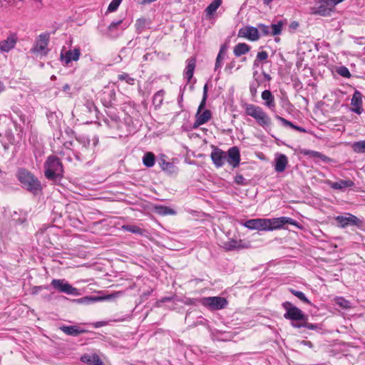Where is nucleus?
<instances>
[{
	"label": "nucleus",
	"instance_id": "1",
	"mask_svg": "<svg viewBox=\"0 0 365 365\" xmlns=\"http://www.w3.org/2000/svg\"><path fill=\"white\" fill-rule=\"evenodd\" d=\"M282 307L286 311L284 314V317L292 322L291 325L292 327L296 329L305 327L309 330H318L320 329L319 325L308 322V317L291 302H284L282 303Z\"/></svg>",
	"mask_w": 365,
	"mask_h": 365
},
{
	"label": "nucleus",
	"instance_id": "2",
	"mask_svg": "<svg viewBox=\"0 0 365 365\" xmlns=\"http://www.w3.org/2000/svg\"><path fill=\"white\" fill-rule=\"evenodd\" d=\"M243 108L245 114L253 118L260 127L264 129L271 127L270 117L260 106L252 103H245Z\"/></svg>",
	"mask_w": 365,
	"mask_h": 365
},
{
	"label": "nucleus",
	"instance_id": "3",
	"mask_svg": "<svg viewBox=\"0 0 365 365\" xmlns=\"http://www.w3.org/2000/svg\"><path fill=\"white\" fill-rule=\"evenodd\" d=\"M63 165L60 159L54 155L48 158L45 163V176L48 180H55L62 175Z\"/></svg>",
	"mask_w": 365,
	"mask_h": 365
},
{
	"label": "nucleus",
	"instance_id": "4",
	"mask_svg": "<svg viewBox=\"0 0 365 365\" xmlns=\"http://www.w3.org/2000/svg\"><path fill=\"white\" fill-rule=\"evenodd\" d=\"M335 8L331 0H319L317 5L310 8V14L322 16H330L334 12Z\"/></svg>",
	"mask_w": 365,
	"mask_h": 365
},
{
	"label": "nucleus",
	"instance_id": "5",
	"mask_svg": "<svg viewBox=\"0 0 365 365\" xmlns=\"http://www.w3.org/2000/svg\"><path fill=\"white\" fill-rule=\"evenodd\" d=\"M51 287L56 291L69 295L78 296V290L73 287L64 279H53L51 282Z\"/></svg>",
	"mask_w": 365,
	"mask_h": 365
},
{
	"label": "nucleus",
	"instance_id": "6",
	"mask_svg": "<svg viewBox=\"0 0 365 365\" xmlns=\"http://www.w3.org/2000/svg\"><path fill=\"white\" fill-rule=\"evenodd\" d=\"M286 224L297 226V222L288 217H280L272 219L265 218V231L280 229Z\"/></svg>",
	"mask_w": 365,
	"mask_h": 365
},
{
	"label": "nucleus",
	"instance_id": "7",
	"mask_svg": "<svg viewBox=\"0 0 365 365\" xmlns=\"http://www.w3.org/2000/svg\"><path fill=\"white\" fill-rule=\"evenodd\" d=\"M200 302L201 304L211 310H220L224 309L228 304L227 300L221 297H203Z\"/></svg>",
	"mask_w": 365,
	"mask_h": 365
},
{
	"label": "nucleus",
	"instance_id": "8",
	"mask_svg": "<svg viewBox=\"0 0 365 365\" xmlns=\"http://www.w3.org/2000/svg\"><path fill=\"white\" fill-rule=\"evenodd\" d=\"M335 220L338 223V226L341 228H345L348 226L361 227L362 222L356 216L350 213L346 215H338L335 217Z\"/></svg>",
	"mask_w": 365,
	"mask_h": 365
},
{
	"label": "nucleus",
	"instance_id": "9",
	"mask_svg": "<svg viewBox=\"0 0 365 365\" xmlns=\"http://www.w3.org/2000/svg\"><path fill=\"white\" fill-rule=\"evenodd\" d=\"M49 38V34L47 33L40 34L31 49L32 52L46 55Z\"/></svg>",
	"mask_w": 365,
	"mask_h": 365
},
{
	"label": "nucleus",
	"instance_id": "10",
	"mask_svg": "<svg viewBox=\"0 0 365 365\" xmlns=\"http://www.w3.org/2000/svg\"><path fill=\"white\" fill-rule=\"evenodd\" d=\"M158 163L163 171L168 175H175L178 169L173 162L168 160V158L165 154H160L158 158Z\"/></svg>",
	"mask_w": 365,
	"mask_h": 365
},
{
	"label": "nucleus",
	"instance_id": "11",
	"mask_svg": "<svg viewBox=\"0 0 365 365\" xmlns=\"http://www.w3.org/2000/svg\"><path fill=\"white\" fill-rule=\"evenodd\" d=\"M237 36L256 41L259 38V30L254 26H244L239 30Z\"/></svg>",
	"mask_w": 365,
	"mask_h": 365
},
{
	"label": "nucleus",
	"instance_id": "12",
	"mask_svg": "<svg viewBox=\"0 0 365 365\" xmlns=\"http://www.w3.org/2000/svg\"><path fill=\"white\" fill-rule=\"evenodd\" d=\"M210 158L216 168H221L227 161V153L217 147H213Z\"/></svg>",
	"mask_w": 365,
	"mask_h": 365
},
{
	"label": "nucleus",
	"instance_id": "13",
	"mask_svg": "<svg viewBox=\"0 0 365 365\" xmlns=\"http://www.w3.org/2000/svg\"><path fill=\"white\" fill-rule=\"evenodd\" d=\"M351 105L352 106L351 110L356 113V114H361L364 109H363V102H362V94L359 91H355L351 100Z\"/></svg>",
	"mask_w": 365,
	"mask_h": 365
},
{
	"label": "nucleus",
	"instance_id": "14",
	"mask_svg": "<svg viewBox=\"0 0 365 365\" xmlns=\"http://www.w3.org/2000/svg\"><path fill=\"white\" fill-rule=\"evenodd\" d=\"M249 242H244L242 240L231 239L223 243V247L227 251H232L235 250H241L248 248Z\"/></svg>",
	"mask_w": 365,
	"mask_h": 365
},
{
	"label": "nucleus",
	"instance_id": "15",
	"mask_svg": "<svg viewBox=\"0 0 365 365\" xmlns=\"http://www.w3.org/2000/svg\"><path fill=\"white\" fill-rule=\"evenodd\" d=\"M227 162L233 168H236L239 165L240 162V153L237 147H232L227 150Z\"/></svg>",
	"mask_w": 365,
	"mask_h": 365
},
{
	"label": "nucleus",
	"instance_id": "16",
	"mask_svg": "<svg viewBox=\"0 0 365 365\" xmlns=\"http://www.w3.org/2000/svg\"><path fill=\"white\" fill-rule=\"evenodd\" d=\"M18 41L16 34H10L6 39L0 41V51L1 52H9L13 49Z\"/></svg>",
	"mask_w": 365,
	"mask_h": 365
},
{
	"label": "nucleus",
	"instance_id": "17",
	"mask_svg": "<svg viewBox=\"0 0 365 365\" xmlns=\"http://www.w3.org/2000/svg\"><path fill=\"white\" fill-rule=\"evenodd\" d=\"M16 176L20 182H38L34 174L26 168H19Z\"/></svg>",
	"mask_w": 365,
	"mask_h": 365
},
{
	"label": "nucleus",
	"instance_id": "18",
	"mask_svg": "<svg viewBox=\"0 0 365 365\" xmlns=\"http://www.w3.org/2000/svg\"><path fill=\"white\" fill-rule=\"evenodd\" d=\"M81 56V50L79 48H75L73 50H68L64 54L61 53V60L64 61L65 65H68L72 61H77Z\"/></svg>",
	"mask_w": 365,
	"mask_h": 365
},
{
	"label": "nucleus",
	"instance_id": "19",
	"mask_svg": "<svg viewBox=\"0 0 365 365\" xmlns=\"http://www.w3.org/2000/svg\"><path fill=\"white\" fill-rule=\"evenodd\" d=\"M202 111H197L195 114V120L193 124V128H197L200 125L207 123L212 118V113L210 110H205Z\"/></svg>",
	"mask_w": 365,
	"mask_h": 365
},
{
	"label": "nucleus",
	"instance_id": "20",
	"mask_svg": "<svg viewBox=\"0 0 365 365\" xmlns=\"http://www.w3.org/2000/svg\"><path fill=\"white\" fill-rule=\"evenodd\" d=\"M265 218L252 219L246 221L245 227L250 230H258L265 231Z\"/></svg>",
	"mask_w": 365,
	"mask_h": 365
},
{
	"label": "nucleus",
	"instance_id": "21",
	"mask_svg": "<svg viewBox=\"0 0 365 365\" xmlns=\"http://www.w3.org/2000/svg\"><path fill=\"white\" fill-rule=\"evenodd\" d=\"M81 361L89 365H104L102 360L96 354H85L81 356Z\"/></svg>",
	"mask_w": 365,
	"mask_h": 365
},
{
	"label": "nucleus",
	"instance_id": "22",
	"mask_svg": "<svg viewBox=\"0 0 365 365\" xmlns=\"http://www.w3.org/2000/svg\"><path fill=\"white\" fill-rule=\"evenodd\" d=\"M288 164V158L284 154H279L275 158L274 169L278 173L283 172Z\"/></svg>",
	"mask_w": 365,
	"mask_h": 365
},
{
	"label": "nucleus",
	"instance_id": "23",
	"mask_svg": "<svg viewBox=\"0 0 365 365\" xmlns=\"http://www.w3.org/2000/svg\"><path fill=\"white\" fill-rule=\"evenodd\" d=\"M60 329L67 335L77 336L81 334L86 332V330L81 329L78 326H63Z\"/></svg>",
	"mask_w": 365,
	"mask_h": 365
},
{
	"label": "nucleus",
	"instance_id": "24",
	"mask_svg": "<svg viewBox=\"0 0 365 365\" xmlns=\"http://www.w3.org/2000/svg\"><path fill=\"white\" fill-rule=\"evenodd\" d=\"M262 98L264 101V106L270 109L275 108V99L269 90H264L262 93Z\"/></svg>",
	"mask_w": 365,
	"mask_h": 365
},
{
	"label": "nucleus",
	"instance_id": "25",
	"mask_svg": "<svg viewBox=\"0 0 365 365\" xmlns=\"http://www.w3.org/2000/svg\"><path fill=\"white\" fill-rule=\"evenodd\" d=\"M195 66H196L195 58L192 57V58H190L187 60V66L185 68L184 75H185V78H187L188 82L192 79V78L193 76Z\"/></svg>",
	"mask_w": 365,
	"mask_h": 365
},
{
	"label": "nucleus",
	"instance_id": "26",
	"mask_svg": "<svg viewBox=\"0 0 365 365\" xmlns=\"http://www.w3.org/2000/svg\"><path fill=\"white\" fill-rule=\"evenodd\" d=\"M251 49V47L245 43H239L233 48V53L235 56L240 57L246 54Z\"/></svg>",
	"mask_w": 365,
	"mask_h": 365
},
{
	"label": "nucleus",
	"instance_id": "27",
	"mask_svg": "<svg viewBox=\"0 0 365 365\" xmlns=\"http://www.w3.org/2000/svg\"><path fill=\"white\" fill-rule=\"evenodd\" d=\"M143 164L147 168H152L154 166L156 158L153 153L145 152L142 158Z\"/></svg>",
	"mask_w": 365,
	"mask_h": 365
},
{
	"label": "nucleus",
	"instance_id": "28",
	"mask_svg": "<svg viewBox=\"0 0 365 365\" xmlns=\"http://www.w3.org/2000/svg\"><path fill=\"white\" fill-rule=\"evenodd\" d=\"M301 153L304 155L310 156L312 158H320L324 162L330 161V158L325 155L314 150L304 149L301 150Z\"/></svg>",
	"mask_w": 365,
	"mask_h": 365
},
{
	"label": "nucleus",
	"instance_id": "29",
	"mask_svg": "<svg viewBox=\"0 0 365 365\" xmlns=\"http://www.w3.org/2000/svg\"><path fill=\"white\" fill-rule=\"evenodd\" d=\"M222 4V0H214L212 1L205 9V14L208 19H210L216 11V10Z\"/></svg>",
	"mask_w": 365,
	"mask_h": 365
},
{
	"label": "nucleus",
	"instance_id": "30",
	"mask_svg": "<svg viewBox=\"0 0 365 365\" xmlns=\"http://www.w3.org/2000/svg\"><path fill=\"white\" fill-rule=\"evenodd\" d=\"M275 118H276V119L279 120L284 126H289V127L292 128V129L297 130L299 132H301V133H306L307 132L305 128H304L302 127H299L296 125H294L291 121L287 120L286 118H284L283 117H281L279 115H276Z\"/></svg>",
	"mask_w": 365,
	"mask_h": 365
},
{
	"label": "nucleus",
	"instance_id": "31",
	"mask_svg": "<svg viewBox=\"0 0 365 365\" xmlns=\"http://www.w3.org/2000/svg\"><path fill=\"white\" fill-rule=\"evenodd\" d=\"M22 187L34 195L38 194L41 190V184H22Z\"/></svg>",
	"mask_w": 365,
	"mask_h": 365
},
{
	"label": "nucleus",
	"instance_id": "32",
	"mask_svg": "<svg viewBox=\"0 0 365 365\" xmlns=\"http://www.w3.org/2000/svg\"><path fill=\"white\" fill-rule=\"evenodd\" d=\"M227 45L226 44H223L220 47V50L217 54V56L216 58V62H215V69L217 70L218 68L221 67L222 66V61L224 58V55H225V53L227 50Z\"/></svg>",
	"mask_w": 365,
	"mask_h": 365
},
{
	"label": "nucleus",
	"instance_id": "33",
	"mask_svg": "<svg viewBox=\"0 0 365 365\" xmlns=\"http://www.w3.org/2000/svg\"><path fill=\"white\" fill-rule=\"evenodd\" d=\"M334 301L335 303L342 309H349L352 307L351 303L349 300H346L342 297H336Z\"/></svg>",
	"mask_w": 365,
	"mask_h": 365
},
{
	"label": "nucleus",
	"instance_id": "34",
	"mask_svg": "<svg viewBox=\"0 0 365 365\" xmlns=\"http://www.w3.org/2000/svg\"><path fill=\"white\" fill-rule=\"evenodd\" d=\"M155 210L157 213L162 215H175L176 213L173 209L163 205L157 206Z\"/></svg>",
	"mask_w": 365,
	"mask_h": 365
},
{
	"label": "nucleus",
	"instance_id": "35",
	"mask_svg": "<svg viewBox=\"0 0 365 365\" xmlns=\"http://www.w3.org/2000/svg\"><path fill=\"white\" fill-rule=\"evenodd\" d=\"M352 149L357 153H365V140L353 143Z\"/></svg>",
	"mask_w": 365,
	"mask_h": 365
},
{
	"label": "nucleus",
	"instance_id": "36",
	"mask_svg": "<svg viewBox=\"0 0 365 365\" xmlns=\"http://www.w3.org/2000/svg\"><path fill=\"white\" fill-rule=\"evenodd\" d=\"M117 78H118V81H125L126 83L131 85V86L134 85V83H135V78L131 77L127 73H122L120 74H118Z\"/></svg>",
	"mask_w": 365,
	"mask_h": 365
},
{
	"label": "nucleus",
	"instance_id": "37",
	"mask_svg": "<svg viewBox=\"0 0 365 365\" xmlns=\"http://www.w3.org/2000/svg\"><path fill=\"white\" fill-rule=\"evenodd\" d=\"M122 229L125 231H127V232H129L131 233L139 234V235L143 234V230L140 227L135 226V225H123Z\"/></svg>",
	"mask_w": 365,
	"mask_h": 365
},
{
	"label": "nucleus",
	"instance_id": "38",
	"mask_svg": "<svg viewBox=\"0 0 365 365\" xmlns=\"http://www.w3.org/2000/svg\"><path fill=\"white\" fill-rule=\"evenodd\" d=\"M282 26L283 22L282 21H279L277 24H272V31H270V34L272 36L279 35L282 33Z\"/></svg>",
	"mask_w": 365,
	"mask_h": 365
},
{
	"label": "nucleus",
	"instance_id": "39",
	"mask_svg": "<svg viewBox=\"0 0 365 365\" xmlns=\"http://www.w3.org/2000/svg\"><path fill=\"white\" fill-rule=\"evenodd\" d=\"M290 292H291V293L292 294H294L295 297L299 298L304 303H306L307 304H312L311 302L307 298V297L305 296V294L302 292L297 291V290H295V289H291Z\"/></svg>",
	"mask_w": 365,
	"mask_h": 365
},
{
	"label": "nucleus",
	"instance_id": "40",
	"mask_svg": "<svg viewBox=\"0 0 365 365\" xmlns=\"http://www.w3.org/2000/svg\"><path fill=\"white\" fill-rule=\"evenodd\" d=\"M135 26L137 33L140 34L145 28L146 20L143 18L138 19L136 20Z\"/></svg>",
	"mask_w": 365,
	"mask_h": 365
},
{
	"label": "nucleus",
	"instance_id": "41",
	"mask_svg": "<svg viewBox=\"0 0 365 365\" xmlns=\"http://www.w3.org/2000/svg\"><path fill=\"white\" fill-rule=\"evenodd\" d=\"M337 73L342 77L350 78L351 76L349 69L345 66H340L337 69Z\"/></svg>",
	"mask_w": 365,
	"mask_h": 365
},
{
	"label": "nucleus",
	"instance_id": "42",
	"mask_svg": "<svg viewBox=\"0 0 365 365\" xmlns=\"http://www.w3.org/2000/svg\"><path fill=\"white\" fill-rule=\"evenodd\" d=\"M123 0H112L108 7V11L113 12L115 11L120 4Z\"/></svg>",
	"mask_w": 365,
	"mask_h": 365
},
{
	"label": "nucleus",
	"instance_id": "43",
	"mask_svg": "<svg viewBox=\"0 0 365 365\" xmlns=\"http://www.w3.org/2000/svg\"><path fill=\"white\" fill-rule=\"evenodd\" d=\"M258 29L260 30L261 32L264 36H267V35L270 34V28L269 26L261 24L258 25Z\"/></svg>",
	"mask_w": 365,
	"mask_h": 365
},
{
	"label": "nucleus",
	"instance_id": "44",
	"mask_svg": "<svg viewBox=\"0 0 365 365\" xmlns=\"http://www.w3.org/2000/svg\"><path fill=\"white\" fill-rule=\"evenodd\" d=\"M268 58V53L265 51H259L257 54V60L259 61H266Z\"/></svg>",
	"mask_w": 365,
	"mask_h": 365
},
{
	"label": "nucleus",
	"instance_id": "45",
	"mask_svg": "<svg viewBox=\"0 0 365 365\" xmlns=\"http://www.w3.org/2000/svg\"><path fill=\"white\" fill-rule=\"evenodd\" d=\"M353 184H331V187L334 190H343Z\"/></svg>",
	"mask_w": 365,
	"mask_h": 365
},
{
	"label": "nucleus",
	"instance_id": "46",
	"mask_svg": "<svg viewBox=\"0 0 365 365\" xmlns=\"http://www.w3.org/2000/svg\"><path fill=\"white\" fill-rule=\"evenodd\" d=\"M103 297H86L83 298V301L86 302H95L103 299Z\"/></svg>",
	"mask_w": 365,
	"mask_h": 365
},
{
	"label": "nucleus",
	"instance_id": "47",
	"mask_svg": "<svg viewBox=\"0 0 365 365\" xmlns=\"http://www.w3.org/2000/svg\"><path fill=\"white\" fill-rule=\"evenodd\" d=\"M123 22L122 20H119L118 21H116V22H112L108 27V30L109 31H113L114 29H117V27L121 24V23Z\"/></svg>",
	"mask_w": 365,
	"mask_h": 365
},
{
	"label": "nucleus",
	"instance_id": "48",
	"mask_svg": "<svg viewBox=\"0 0 365 365\" xmlns=\"http://www.w3.org/2000/svg\"><path fill=\"white\" fill-rule=\"evenodd\" d=\"M172 300H173V297H163V298H161L160 300H158L156 302V306L157 307H160L163 303H165L166 302H170V301H172Z\"/></svg>",
	"mask_w": 365,
	"mask_h": 365
},
{
	"label": "nucleus",
	"instance_id": "49",
	"mask_svg": "<svg viewBox=\"0 0 365 365\" xmlns=\"http://www.w3.org/2000/svg\"><path fill=\"white\" fill-rule=\"evenodd\" d=\"M299 22L294 21L289 24V28L291 31H294L295 30H297L299 28Z\"/></svg>",
	"mask_w": 365,
	"mask_h": 365
},
{
	"label": "nucleus",
	"instance_id": "50",
	"mask_svg": "<svg viewBox=\"0 0 365 365\" xmlns=\"http://www.w3.org/2000/svg\"><path fill=\"white\" fill-rule=\"evenodd\" d=\"M206 100H207L206 97H202V99L198 106L197 111H202L204 109V108L205 107V104H206Z\"/></svg>",
	"mask_w": 365,
	"mask_h": 365
},
{
	"label": "nucleus",
	"instance_id": "51",
	"mask_svg": "<svg viewBox=\"0 0 365 365\" xmlns=\"http://www.w3.org/2000/svg\"><path fill=\"white\" fill-rule=\"evenodd\" d=\"M250 91L251 94L253 96H256V94H257V87H255L254 86H250Z\"/></svg>",
	"mask_w": 365,
	"mask_h": 365
},
{
	"label": "nucleus",
	"instance_id": "52",
	"mask_svg": "<svg viewBox=\"0 0 365 365\" xmlns=\"http://www.w3.org/2000/svg\"><path fill=\"white\" fill-rule=\"evenodd\" d=\"M207 90H208L207 84H205L203 87V97L207 98Z\"/></svg>",
	"mask_w": 365,
	"mask_h": 365
},
{
	"label": "nucleus",
	"instance_id": "53",
	"mask_svg": "<svg viewBox=\"0 0 365 365\" xmlns=\"http://www.w3.org/2000/svg\"><path fill=\"white\" fill-rule=\"evenodd\" d=\"M302 343L303 344L309 346V348H312L313 347V344L310 341H302Z\"/></svg>",
	"mask_w": 365,
	"mask_h": 365
},
{
	"label": "nucleus",
	"instance_id": "54",
	"mask_svg": "<svg viewBox=\"0 0 365 365\" xmlns=\"http://www.w3.org/2000/svg\"><path fill=\"white\" fill-rule=\"evenodd\" d=\"M139 1H140V4H150L153 1H155L156 0H139Z\"/></svg>",
	"mask_w": 365,
	"mask_h": 365
},
{
	"label": "nucleus",
	"instance_id": "55",
	"mask_svg": "<svg viewBox=\"0 0 365 365\" xmlns=\"http://www.w3.org/2000/svg\"><path fill=\"white\" fill-rule=\"evenodd\" d=\"M345 0H331V1L332 2V4L333 6L335 7L336 5H337L339 3H341L343 1H344Z\"/></svg>",
	"mask_w": 365,
	"mask_h": 365
},
{
	"label": "nucleus",
	"instance_id": "56",
	"mask_svg": "<svg viewBox=\"0 0 365 365\" xmlns=\"http://www.w3.org/2000/svg\"><path fill=\"white\" fill-rule=\"evenodd\" d=\"M194 299H187L185 304H194Z\"/></svg>",
	"mask_w": 365,
	"mask_h": 365
},
{
	"label": "nucleus",
	"instance_id": "57",
	"mask_svg": "<svg viewBox=\"0 0 365 365\" xmlns=\"http://www.w3.org/2000/svg\"><path fill=\"white\" fill-rule=\"evenodd\" d=\"M273 0H263L264 4H269Z\"/></svg>",
	"mask_w": 365,
	"mask_h": 365
},
{
	"label": "nucleus",
	"instance_id": "58",
	"mask_svg": "<svg viewBox=\"0 0 365 365\" xmlns=\"http://www.w3.org/2000/svg\"><path fill=\"white\" fill-rule=\"evenodd\" d=\"M161 92H162V91H158V92H157V93L155 94L154 98H157V96H159V95H160V93Z\"/></svg>",
	"mask_w": 365,
	"mask_h": 365
},
{
	"label": "nucleus",
	"instance_id": "59",
	"mask_svg": "<svg viewBox=\"0 0 365 365\" xmlns=\"http://www.w3.org/2000/svg\"><path fill=\"white\" fill-rule=\"evenodd\" d=\"M340 182L344 183V182H351V181L341 180Z\"/></svg>",
	"mask_w": 365,
	"mask_h": 365
},
{
	"label": "nucleus",
	"instance_id": "60",
	"mask_svg": "<svg viewBox=\"0 0 365 365\" xmlns=\"http://www.w3.org/2000/svg\"><path fill=\"white\" fill-rule=\"evenodd\" d=\"M68 88H69L68 85H66V86H64V89H68Z\"/></svg>",
	"mask_w": 365,
	"mask_h": 365
},
{
	"label": "nucleus",
	"instance_id": "61",
	"mask_svg": "<svg viewBox=\"0 0 365 365\" xmlns=\"http://www.w3.org/2000/svg\"><path fill=\"white\" fill-rule=\"evenodd\" d=\"M235 182L237 183H239L240 182V180H238L237 178L235 180Z\"/></svg>",
	"mask_w": 365,
	"mask_h": 365
},
{
	"label": "nucleus",
	"instance_id": "62",
	"mask_svg": "<svg viewBox=\"0 0 365 365\" xmlns=\"http://www.w3.org/2000/svg\"><path fill=\"white\" fill-rule=\"evenodd\" d=\"M110 298V296H107L105 299H109Z\"/></svg>",
	"mask_w": 365,
	"mask_h": 365
},
{
	"label": "nucleus",
	"instance_id": "63",
	"mask_svg": "<svg viewBox=\"0 0 365 365\" xmlns=\"http://www.w3.org/2000/svg\"><path fill=\"white\" fill-rule=\"evenodd\" d=\"M38 289H41L42 288V287H37Z\"/></svg>",
	"mask_w": 365,
	"mask_h": 365
},
{
	"label": "nucleus",
	"instance_id": "64",
	"mask_svg": "<svg viewBox=\"0 0 365 365\" xmlns=\"http://www.w3.org/2000/svg\"><path fill=\"white\" fill-rule=\"evenodd\" d=\"M38 1L39 2H41V1H42V0H38Z\"/></svg>",
	"mask_w": 365,
	"mask_h": 365
}]
</instances>
